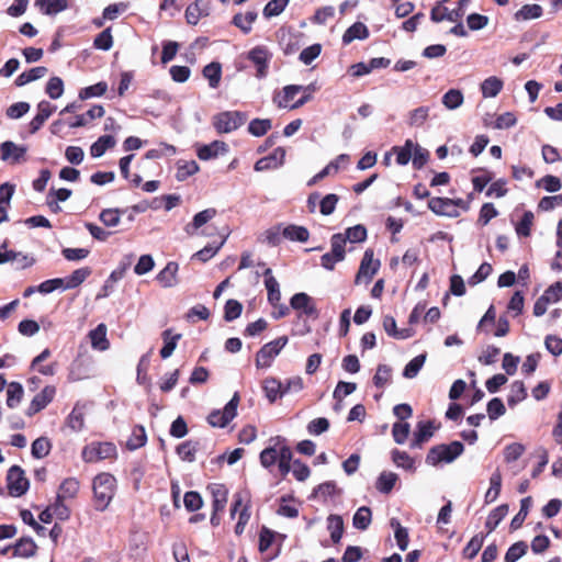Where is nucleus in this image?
<instances>
[{
    "instance_id": "obj_1",
    "label": "nucleus",
    "mask_w": 562,
    "mask_h": 562,
    "mask_svg": "<svg viewBox=\"0 0 562 562\" xmlns=\"http://www.w3.org/2000/svg\"><path fill=\"white\" fill-rule=\"evenodd\" d=\"M93 503L98 512H104L112 502L115 490L116 479L110 473H100L93 479Z\"/></svg>"
},
{
    "instance_id": "obj_2",
    "label": "nucleus",
    "mask_w": 562,
    "mask_h": 562,
    "mask_svg": "<svg viewBox=\"0 0 562 562\" xmlns=\"http://www.w3.org/2000/svg\"><path fill=\"white\" fill-rule=\"evenodd\" d=\"M307 90L315 91L316 90L315 85L311 83L306 87L299 86V85H289V86H285L282 90L276 91L273 93L272 101L279 109H291V110L297 109V108L303 106L305 103H307L311 100V95L303 94L299 100L293 102L295 97L301 91H307Z\"/></svg>"
},
{
    "instance_id": "obj_3",
    "label": "nucleus",
    "mask_w": 562,
    "mask_h": 562,
    "mask_svg": "<svg viewBox=\"0 0 562 562\" xmlns=\"http://www.w3.org/2000/svg\"><path fill=\"white\" fill-rule=\"evenodd\" d=\"M464 451L460 441H452L449 445L440 443L431 447L426 456L428 465L437 467L440 463H451Z\"/></svg>"
},
{
    "instance_id": "obj_4",
    "label": "nucleus",
    "mask_w": 562,
    "mask_h": 562,
    "mask_svg": "<svg viewBox=\"0 0 562 562\" xmlns=\"http://www.w3.org/2000/svg\"><path fill=\"white\" fill-rule=\"evenodd\" d=\"M246 120L247 116L244 112L224 111L213 116L212 124L218 134H226L236 131Z\"/></svg>"
},
{
    "instance_id": "obj_5",
    "label": "nucleus",
    "mask_w": 562,
    "mask_h": 562,
    "mask_svg": "<svg viewBox=\"0 0 562 562\" xmlns=\"http://www.w3.org/2000/svg\"><path fill=\"white\" fill-rule=\"evenodd\" d=\"M82 460L87 463H95L105 459H114L117 450L112 442H91L82 450Z\"/></svg>"
},
{
    "instance_id": "obj_6",
    "label": "nucleus",
    "mask_w": 562,
    "mask_h": 562,
    "mask_svg": "<svg viewBox=\"0 0 562 562\" xmlns=\"http://www.w3.org/2000/svg\"><path fill=\"white\" fill-rule=\"evenodd\" d=\"M288 341V336H281L265 344L256 353V367L258 369L269 368L272 364L273 359L285 347Z\"/></svg>"
},
{
    "instance_id": "obj_7",
    "label": "nucleus",
    "mask_w": 562,
    "mask_h": 562,
    "mask_svg": "<svg viewBox=\"0 0 562 562\" xmlns=\"http://www.w3.org/2000/svg\"><path fill=\"white\" fill-rule=\"evenodd\" d=\"M30 486L24 470L19 465H12L7 473V488L10 496L20 497L24 495Z\"/></svg>"
},
{
    "instance_id": "obj_8",
    "label": "nucleus",
    "mask_w": 562,
    "mask_h": 562,
    "mask_svg": "<svg viewBox=\"0 0 562 562\" xmlns=\"http://www.w3.org/2000/svg\"><path fill=\"white\" fill-rule=\"evenodd\" d=\"M238 404L239 395L235 393L223 411L215 409L209 414L207 423L212 427L224 428L236 416Z\"/></svg>"
},
{
    "instance_id": "obj_9",
    "label": "nucleus",
    "mask_w": 562,
    "mask_h": 562,
    "mask_svg": "<svg viewBox=\"0 0 562 562\" xmlns=\"http://www.w3.org/2000/svg\"><path fill=\"white\" fill-rule=\"evenodd\" d=\"M373 255L374 252L370 248L364 251L355 280L357 284L360 283L362 278L370 282L378 272L381 263L379 259L373 258Z\"/></svg>"
},
{
    "instance_id": "obj_10",
    "label": "nucleus",
    "mask_w": 562,
    "mask_h": 562,
    "mask_svg": "<svg viewBox=\"0 0 562 562\" xmlns=\"http://www.w3.org/2000/svg\"><path fill=\"white\" fill-rule=\"evenodd\" d=\"M290 305L293 310L301 312V315L313 319L318 318V310L314 300L304 292L295 293L290 300Z\"/></svg>"
},
{
    "instance_id": "obj_11",
    "label": "nucleus",
    "mask_w": 562,
    "mask_h": 562,
    "mask_svg": "<svg viewBox=\"0 0 562 562\" xmlns=\"http://www.w3.org/2000/svg\"><path fill=\"white\" fill-rule=\"evenodd\" d=\"M56 395V387L54 385H46L40 393H37L31 401L25 414L29 417L34 416L44 409L49 403L53 402Z\"/></svg>"
},
{
    "instance_id": "obj_12",
    "label": "nucleus",
    "mask_w": 562,
    "mask_h": 562,
    "mask_svg": "<svg viewBox=\"0 0 562 562\" xmlns=\"http://www.w3.org/2000/svg\"><path fill=\"white\" fill-rule=\"evenodd\" d=\"M248 60H250L257 68L256 76L258 78H263L268 74V64L271 58V54L268 48L263 45H258L249 50L247 55Z\"/></svg>"
},
{
    "instance_id": "obj_13",
    "label": "nucleus",
    "mask_w": 562,
    "mask_h": 562,
    "mask_svg": "<svg viewBox=\"0 0 562 562\" xmlns=\"http://www.w3.org/2000/svg\"><path fill=\"white\" fill-rule=\"evenodd\" d=\"M285 154L283 147H277L270 155L257 160L254 168L256 171L277 169L284 164Z\"/></svg>"
},
{
    "instance_id": "obj_14",
    "label": "nucleus",
    "mask_w": 562,
    "mask_h": 562,
    "mask_svg": "<svg viewBox=\"0 0 562 562\" xmlns=\"http://www.w3.org/2000/svg\"><path fill=\"white\" fill-rule=\"evenodd\" d=\"M55 110L56 106L52 105L48 101H41L37 104V114L32 119V121L29 124V132L31 134H35L37 131H40Z\"/></svg>"
},
{
    "instance_id": "obj_15",
    "label": "nucleus",
    "mask_w": 562,
    "mask_h": 562,
    "mask_svg": "<svg viewBox=\"0 0 562 562\" xmlns=\"http://www.w3.org/2000/svg\"><path fill=\"white\" fill-rule=\"evenodd\" d=\"M210 14V1L207 0H195L189 4L186 9V20L191 25H196L201 18Z\"/></svg>"
},
{
    "instance_id": "obj_16",
    "label": "nucleus",
    "mask_w": 562,
    "mask_h": 562,
    "mask_svg": "<svg viewBox=\"0 0 562 562\" xmlns=\"http://www.w3.org/2000/svg\"><path fill=\"white\" fill-rule=\"evenodd\" d=\"M0 154L2 160H10L12 164H18L25 159L26 148L24 146H18L11 140H7L0 145Z\"/></svg>"
},
{
    "instance_id": "obj_17",
    "label": "nucleus",
    "mask_w": 562,
    "mask_h": 562,
    "mask_svg": "<svg viewBox=\"0 0 562 562\" xmlns=\"http://www.w3.org/2000/svg\"><path fill=\"white\" fill-rule=\"evenodd\" d=\"M265 277V286L268 292V302L273 306L277 307L279 305V302L281 301V291L280 285L277 279L272 276V270L270 268H267L263 271Z\"/></svg>"
},
{
    "instance_id": "obj_18",
    "label": "nucleus",
    "mask_w": 562,
    "mask_h": 562,
    "mask_svg": "<svg viewBox=\"0 0 562 562\" xmlns=\"http://www.w3.org/2000/svg\"><path fill=\"white\" fill-rule=\"evenodd\" d=\"M108 328L105 324H99L94 329L89 331L91 347L98 351H105L110 348V341L106 337Z\"/></svg>"
},
{
    "instance_id": "obj_19",
    "label": "nucleus",
    "mask_w": 562,
    "mask_h": 562,
    "mask_svg": "<svg viewBox=\"0 0 562 562\" xmlns=\"http://www.w3.org/2000/svg\"><path fill=\"white\" fill-rule=\"evenodd\" d=\"M428 207L437 215L456 217L459 215L457 209L451 207L449 198H431L428 201Z\"/></svg>"
},
{
    "instance_id": "obj_20",
    "label": "nucleus",
    "mask_w": 562,
    "mask_h": 562,
    "mask_svg": "<svg viewBox=\"0 0 562 562\" xmlns=\"http://www.w3.org/2000/svg\"><path fill=\"white\" fill-rule=\"evenodd\" d=\"M262 389L270 403H274L278 398L286 394V390H283V384L276 378L265 379L262 382Z\"/></svg>"
},
{
    "instance_id": "obj_21",
    "label": "nucleus",
    "mask_w": 562,
    "mask_h": 562,
    "mask_svg": "<svg viewBox=\"0 0 562 562\" xmlns=\"http://www.w3.org/2000/svg\"><path fill=\"white\" fill-rule=\"evenodd\" d=\"M228 150L227 144L222 140H214L209 145H203L198 149V157L201 160H209L224 154Z\"/></svg>"
},
{
    "instance_id": "obj_22",
    "label": "nucleus",
    "mask_w": 562,
    "mask_h": 562,
    "mask_svg": "<svg viewBox=\"0 0 562 562\" xmlns=\"http://www.w3.org/2000/svg\"><path fill=\"white\" fill-rule=\"evenodd\" d=\"M257 18L258 13L255 10L247 11L246 13H236L232 19V24L239 29L244 34H249Z\"/></svg>"
},
{
    "instance_id": "obj_23",
    "label": "nucleus",
    "mask_w": 562,
    "mask_h": 562,
    "mask_svg": "<svg viewBox=\"0 0 562 562\" xmlns=\"http://www.w3.org/2000/svg\"><path fill=\"white\" fill-rule=\"evenodd\" d=\"M179 266L175 261H169L166 267L157 274L156 279L165 288H171L177 284V272Z\"/></svg>"
},
{
    "instance_id": "obj_24",
    "label": "nucleus",
    "mask_w": 562,
    "mask_h": 562,
    "mask_svg": "<svg viewBox=\"0 0 562 562\" xmlns=\"http://www.w3.org/2000/svg\"><path fill=\"white\" fill-rule=\"evenodd\" d=\"M368 36L369 30L367 25L362 22H356L345 31L342 35V43L348 45L355 40H366Z\"/></svg>"
},
{
    "instance_id": "obj_25",
    "label": "nucleus",
    "mask_w": 562,
    "mask_h": 562,
    "mask_svg": "<svg viewBox=\"0 0 562 562\" xmlns=\"http://www.w3.org/2000/svg\"><path fill=\"white\" fill-rule=\"evenodd\" d=\"M35 5L43 14L53 15L68 8V0H36Z\"/></svg>"
},
{
    "instance_id": "obj_26",
    "label": "nucleus",
    "mask_w": 562,
    "mask_h": 562,
    "mask_svg": "<svg viewBox=\"0 0 562 562\" xmlns=\"http://www.w3.org/2000/svg\"><path fill=\"white\" fill-rule=\"evenodd\" d=\"M50 350L45 348L38 356L31 362V369H36L41 374L52 376L56 373V363L40 366L43 361L50 357Z\"/></svg>"
},
{
    "instance_id": "obj_27",
    "label": "nucleus",
    "mask_w": 562,
    "mask_h": 562,
    "mask_svg": "<svg viewBox=\"0 0 562 562\" xmlns=\"http://www.w3.org/2000/svg\"><path fill=\"white\" fill-rule=\"evenodd\" d=\"M434 435V426L431 422H419L417 429L414 432V440L412 447H422V445L428 441Z\"/></svg>"
},
{
    "instance_id": "obj_28",
    "label": "nucleus",
    "mask_w": 562,
    "mask_h": 562,
    "mask_svg": "<svg viewBox=\"0 0 562 562\" xmlns=\"http://www.w3.org/2000/svg\"><path fill=\"white\" fill-rule=\"evenodd\" d=\"M282 236L291 241L305 243L308 240L310 232L304 226L291 224L283 227Z\"/></svg>"
},
{
    "instance_id": "obj_29",
    "label": "nucleus",
    "mask_w": 562,
    "mask_h": 562,
    "mask_svg": "<svg viewBox=\"0 0 562 562\" xmlns=\"http://www.w3.org/2000/svg\"><path fill=\"white\" fill-rule=\"evenodd\" d=\"M80 482L76 477H67L59 485V499L75 498L79 492Z\"/></svg>"
},
{
    "instance_id": "obj_30",
    "label": "nucleus",
    "mask_w": 562,
    "mask_h": 562,
    "mask_svg": "<svg viewBox=\"0 0 562 562\" xmlns=\"http://www.w3.org/2000/svg\"><path fill=\"white\" fill-rule=\"evenodd\" d=\"M37 546L32 538H21L15 544L13 550L14 557L31 558L36 553Z\"/></svg>"
},
{
    "instance_id": "obj_31",
    "label": "nucleus",
    "mask_w": 562,
    "mask_h": 562,
    "mask_svg": "<svg viewBox=\"0 0 562 562\" xmlns=\"http://www.w3.org/2000/svg\"><path fill=\"white\" fill-rule=\"evenodd\" d=\"M508 514V505L502 504L494 508L490 515L487 516V519L485 521V528L487 530V533L494 531L496 527L499 525V522L506 517Z\"/></svg>"
},
{
    "instance_id": "obj_32",
    "label": "nucleus",
    "mask_w": 562,
    "mask_h": 562,
    "mask_svg": "<svg viewBox=\"0 0 562 562\" xmlns=\"http://www.w3.org/2000/svg\"><path fill=\"white\" fill-rule=\"evenodd\" d=\"M48 69L44 66H37L30 70L23 71L15 78V86L22 87L29 82L43 78L47 74Z\"/></svg>"
},
{
    "instance_id": "obj_33",
    "label": "nucleus",
    "mask_w": 562,
    "mask_h": 562,
    "mask_svg": "<svg viewBox=\"0 0 562 562\" xmlns=\"http://www.w3.org/2000/svg\"><path fill=\"white\" fill-rule=\"evenodd\" d=\"M115 138L112 135L100 136L90 147V155L94 158L101 157L108 149L115 146Z\"/></svg>"
},
{
    "instance_id": "obj_34",
    "label": "nucleus",
    "mask_w": 562,
    "mask_h": 562,
    "mask_svg": "<svg viewBox=\"0 0 562 562\" xmlns=\"http://www.w3.org/2000/svg\"><path fill=\"white\" fill-rule=\"evenodd\" d=\"M216 215L215 209H206L199 213H196L192 220V223L186 226V232L188 234H193L194 231L202 227L209 221H211Z\"/></svg>"
},
{
    "instance_id": "obj_35",
    "label": "nucleus",
    "mask_w": 562,
    "mask_h": 562,
    "mask_svg": "<svg viewBox=\"0 0 562 562\" xmlns=\"http://www.w3.org/2000/svg\"><path fill=\"white\" fill-rule=\"evenodd\" d=\"M503 80L492 76L481 83V92L484 98H495L503 89Z\"/></svg>"
},
{
    "instance_id": "obj_36",
    "label": "nucleus",
    "mask_w": 562,
    "mask_h": 562,
    "mask_svg": "<svg viewBox=\"0 0 562 562\" xmlns=\"http://www.w3.org/2000/svg\"><path fill=\"white\" fill-rule=\"evenodd\" d=\"M397 480L398 476L396 473L383 471L376 480L375 487L380 493L390 494Z\"/></svg>"
},
{
    "instance_id": "obj_37",
    "label": "nucleus",
    "mask_w": 562,
    "mask_h": 562,
    "mask_svg": "<svg viewBox=\"0 0 562 562\" xmlns=\"http://www.w3.org/2000/svg\"><path fill=\"white\" fill-rule=\"evenodd\" d=\"M147 436L145 428L140 425H135L132 429V434L126 441V448L131 451L136 450L145 446Z\"/></svg>"
},
{
    "instance_id": "obj_38",
    "label": "nucleus",
    "mask_w": 562,
    "mask_h": 562,
    "mask_svg": "<svg viewBox=\"0 0 562 562\" xmlns=\"http://www.w3.org/2000/svg\"><path fill=\"white\" fill-rule=\"evenodd\" d=\"M171 333H172V330L169 328V329L164 330L161 334L162 339H164V346L160 349V357L162 359H167L172 355V352L175 351V349L177 347L178 340L181 338V334H176V335L171 336Z\"/></svg>"
},
{
    "instance_id": "obj_39",
    "label": "nucleus",
    "mask_w": 562,
    "mask_h": 562,
    "mask_svg": "<svg viewBox=\"0 0 562 562\" xmlns=\"http://www.w3.org/2000/svg\"><path fill=\"white\" fill-rule=\"evenodd\" d=\"M24 395L23 386L20 382H10L7 390V405L15 408L22 401Z\"/></svg>"
},
{
    "instance_id": "obj_40",
    "label": "nucleus",
    "mask_w": 562,
    "mask_h": 562,
    "mask_svg": "<svg viewBox=\"0 0 562 562\" xmlns=\"http://www.w3.org/2000/svg\"><path fill=\"white\" fill-rule=\"evenodd\" d=\"M92 273L90 267L79 268L65 279V289H75L86 281V279Z\"/></svg>"
},
{
    "instance_id": "obj_41",
    "label": "nucleus",
    "mask_w": 562,
    "mask_h": 562,
    "mask_svg": "<svg viewBox=\"0 0 562 562\" xmlns=\"http://www.w3.org/2000/svg\"><path fill=\"white\" fill-rule=\"evenodd\" d=\"M531 505H532L531 496H527L520 501V509L510 521L512 530H517L522 526L526 517L528 516Z\"/></svg>"
},
{
    "instance_id": "obj_42",
    "label": "nucleus",
    "mask_w": 562,
    "mask_h": 562,
    "mask_svg": "<svg viewBox=\"0 0 562 562\" xmlns=\"http://www.w3.org/2000/svg\"><path fill=\"white\" fill-rule=\"evenodd\" d=\"M372 520V512L369 507L362 506L357 509L352 518V525L356 529L366 530Z\"/></svg>"
},
{
    "instance_id": "obj_43",
    "label": "nucleus",
    "mask_w": 562,
    "mask_h": 562,
    "mask_svg": "<svg viewBox=\"0 0 562 562\" xmlns=\"http://www.w3.org/2000/svg\"><path fill=\"white\" fill-rule=\"evenodd\" d=\"M330 539L334 543H338L344 533V520L339 515H329L327 518Z\"/></svg>"
},
{
    "instance_id": "obj_44",
    "label": "nucleus",
    "mask_w": 562,
    "mask_h": 562,
    "mask_svg": "<svg viewBox=\"0 0 562 562\" xmlns=\"http://www.w3.org/2000/svg\"><path fill=\"white\" fill-rule=\"evenodd\" d=\"M199 449V442L193 440H187L177 447V453L181 460L187 462H193L195 460V453Z\"/></svg>"
},
{
    "instance_id": "obj_45",
    "label": "nucleus",
    "mask_w": 562,
    "mask_h": 562,
    "mask_svg": "<svg viewBox=\"0 0 562 562\" xmlns=\"http://www.w3.org/2000/svg\"><path fill=\"white\" fill-rule=\"evenodd\" d=\"M414 143L412 139H406L404 146H394L392 151L396 154V164L405 166L412 159Z\"/></svg>"
},
{
    "instance_id": "obj_46",
    "label": "nucleus",
    "mask_w": 562,
    "mask_h": 562,
    "mask_svg": "<svg viewBox=\"0 0 562 562\" xmlns=\"http://www.w3.org/2000/svg\"><path fill=\"white\" fill-rule=\"evenodd\" d=\"M203 76L209 80L211 88H217L222 77V67L220 63L213 61L203 68Z\"/></svg>"
},
{
    "instance_id": "obj_47",
    "label": "nucleus",
    "mask_w": 562,
    "mask_h": 562,
    "mask_svg": "<svg viewBox=\"0 0 562 562\" xmlns=\"http://www.w3.org/2000/svg\"><path fill=\"white\" fill-rule=\"evenodd\" d=\"M52 443L46 437H38L32 442L31 453L35 459H43L49 454Z\"/></svg>"
},
{
    "instance_id": "obj_48",
    "label": "nucleus",
    "mask_w": 562,
    "mask_h": 562,
    "mask_svg": "<svg viewBox=\"0 0 562 562\" xmlns=\"http://www.w3.org/2000/svg\"><path fill=\"white\" fill-rule=\"evenodd\" d=\"M124 213L120 209H104L99 214V220L106 227H115L121 222V215Z\"/></svg>"
},
{
    "instance_id": "obj_49",
    "label": "nucleus",
    "mask_w": 562,
    "mask_h": 562,
    "mask_svg": "<svg viewBox=\"0 0 562 562\" xmlns=\"http://www.w3.org/2000/svg\"><path fill=\"white\" fill-rule=\"evenodd\" d=\"M542 7L539 4H525L515 13L517 21L538 19L542 15Z\"/></svg>"
},
{
    "instance_id": "obj_50",
    "label": "nucleus",
    "mask_w": 562,
    "mask_h": 562,
    "mask_svg": "<svg viewBox=\"0 0 562 562\" xmlns=\"http://www.w3.org/2000/svg\"><path fill=\"white\" fill-rule=\"evenodd\" d=\"M390 524L391 527L394 528V537L396 539L398 548L402 551H405L407 549L409 541L407 529L404 528L396 518H392Z\"/></svg>"
},
{
    "instance_id": "obj_51",
    "label": "nucleus",
    "mask_w": 562,
    "mask_h": 562,
    "mask_svg": "<svg viewBox=\"0 0 562 562\" xmlns=\"http://www.w3.org/2000/svg\"><path fill=\"white\" fill-rule=\"evenodd\" d=\"M271 127L272 122L270 119H254L248 125V132L256 137H260L266 135Z\"/></svg>"
},
{
    "instance_id": "obj_52",
    "label": "nucleus",
    "mask_w": 562,
    "mask_h": 562,
    "mask_svg": "<svg viewBox=\"0 0 562 562\" xmlns=\"http://www.w3.org/2000/svg\"><path fill=\"white\" fill-rule=\"evenodd\" d=\"M490 488L485 494V503H493L499 495L502 488V475L498 471L492 474L490 479Z\"/></svg>"
},
{
    "instance_id": "obj_53",
    "label": "nucleus",
    "mask_w": 562,
    "mask_h": 562,
    "mask_svg": "<svg viewBox=\"0 0 562 562\" xmlns=\"http://www.w3.org/2000/svg\"><path fill=\"white\" fill-rule=\"evenodd\" d=\"M392 379V369L387 364H379L376 368V372L373 376V384L383 389L385 385H387L391 382Z\"/></svg>"
},
{
    "instance_id": "obj_54",
    "label": "nucleus",
    "mask_w": 562,
    "mask_h": 562,
    "mask_svg": "<svg viewBox=\"0 0 562 562\" xmlns=\"http://www.w3.org/2000/svg\"><path fill=\"white\" fill-rule=\"evenodd\" d=\"M199 171V165L194 161H179L177 167L176 178L179 181H183L190 176H193Z\"/></svg>"
},
{
    "instance_id": "obj_55",
    "label": "nucleus",
    "mask_w": 562,
    "mask_h": 562,
    "mask_svg": "<svg viewBox=\"0 0 562 562\" xmlns=\"http://www.w3.org/2000/svg\"><path fill=\"white\" fill-rule=\"evenodd\" d=\"M463 103V94L458 89L448 90L442 97V104L449 109L454 110Z\"/></svg>"
},
{
    "instance_id": "obj_56",
    "label": "nucleus",
    "mask_w": 562,
    "mask_h": 562,
    "mask_svg": "<svg viewBox=\"0 0 562 562\" xmlns=\"http://www.w3.org/2000/svg\"><path fill=\"white\" fill-rule=\"evenodd\" d=\"M108 90V85L104 81H100L95 85L82 88L79 91V98L81 100H87L93 97H101Z\"/></svg>"
},
{
    "instance_id": "obj_57",
    "label": "nucleus",
    "mask_w": 562,
    "mask_h": 562,
    "mask_svg": "<svg viewBox=\"0 0 562 562\" xmlns=\"http://www.w3.org/2000/svg\"><path fill=\"white\" fill-rule=\"evenodd\" d=\"M392 461L398 467L405 470H414V459L405 451L394 449L392 451Z\"/></svg>"
},
{
    "instance_id": "obj_58",
    "label": "nucleus",
    "mask_w": 562,
    "mask_h": 562,
    "mask_svg": "<svg viewBox=\"0 0 562 562\" xmlns=\"http://www.w3.org/2000/svg\"><path fill=\"white\" fill-rule=\"evenodd\" d=\"M426 361V355L414 357L404 368L403 375L407 379L415 378Z\"/></svg>"
},
{
    "instance_id": "obj_59",
    "label": "nucleus",
    "mask_w": 562,
    "mask_h": 562,
    "mask_svg": "<svg viewBox=\"0 0 562 562\" xmlns=\"http://www.w3.org/2000/svg\"><path fill=\"white\" fill-rule=\"evenodd\" d=\"M289 1L290 0H271V1H269L263 8V11H262L263 16L266 19H270L272 16L280 15L284 11L286 5L289 4Z\"/></svg>"
},
{
    "instance_id": "obj_60",
    "label": "nucleus",
    "mask_w": 562,
    "mask_h": 562,
    "mask_svg": "<svg viewBox=\"0 0 562 562\" xmlns=\"http://www.w3.org/2000/svg\"><path fill=\"white\" fill-rule=\"evenodd\" d=\"M430 20L434 23H440L445 20L452 22L451 10L442 5V2H436L430 11Z\"/></svg>"
},
{
    "instance_id": "obj_61",
    "label": "nucleus",
    "mask_w": 562,
    "mask_h": 562,
    "mask_svg": "<svg viewBox=\"0 0 562 562\" xmlns=\"http://www.w3.org/2000/svg\"><path fill=\"white\" fill-rule=\"evenodd\" d=\"M528 550V546L525 541H518L512 544L506 554H505V562H516L519 560L522 555L526 554Z\"/></svg>"
},
{
    "instance_id": "obj_62",
    "label": "nucleus",
    "mask_w": 562,
    "mask_h": 562,
    "mask_svg": "<svg viewBox=\"0 0 562 562\" xmlns=\"http://www.w3.org/2000/svg\"><path fill=\"white\" fill-rule=\"evenodd\" d=\"M243 312V304L234 299L226 301L224 306V319L232 322L240 316Z\"/></svg>"
},
{
    "instance_id": "obj_63",
    "label": "nucleus",
    "mask_w": 562,
    "mask_h": 562,
    "mask_svg": "<svg viewBox=\"0 0 562 562\" xmlns=\"http://www.w3.org/2000/svg\"><path fill=\"white\" fill-rule=\"evenodd\" d=\"M346 240L350 243H361L367 238V228L362 224L355 225L352 227H348L342 234Z\"/></svg>"
},
{
    "instance_id": "obj_64",
    "label": "nucleus",
    "mask_w": 562,
    "mask_h": 562,
    "mask_svg": "<svg viewBox=\"0 0 562 562\" xmlns=\"http://www.w3.org/2000/svg\"><path fill=\"white\" fill-rule=\"evenodd\" d=\"M527 397V390L522 381H515L512 384V394L508 396V405L514 406Z\"/></svg>"
}]
</instances>
